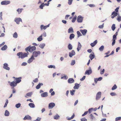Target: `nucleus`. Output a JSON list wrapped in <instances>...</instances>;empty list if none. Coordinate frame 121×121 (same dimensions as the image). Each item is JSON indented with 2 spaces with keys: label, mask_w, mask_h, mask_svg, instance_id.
Returning a JSON list of instances; mask_svg holds the SVG:
<instances>
[{
  "label": "nucleus",
  "mask_w": 121,
  "mask_h": 121,
  "mask_svg": "<svg viewBox=\"0 0 121 121\" xmlns=\"http://www.w3.org/2000/svg\"><path fill=\"white\" fill-rule=\"evenodd\" d=\"M116 39H117L116 38H113V39H112L113 41L112 43V46H113L114 45L115 43V40Z\"/></svg>",
  "instance_id": "obj_37"
},
{
  "label": "nucleus",
  "mask_w": 121,
  "mask_h": 121,
  "mask_svg": "<svg viewBox=\"0 0 121 121\" xmlns=\"http://www.w3.org/2000/svg\"><path fill=\"white\" fill-rule=\"evenodd\" d=\"M117 20L118 21V22H120L121 21V17H118L117 18Z\"/></svg>",
  "instance_id": "obj_57"
},
{
  "label": "nucleus",
  "mask_w": 121,
  "mask_h": 121,
  "mask_svg": "<svg viewBox=\"0 0 121 121\" xmlns=\"http://www.w3.org/2000/svg\"><path fill=\"white\" fill-rule=\"evenodd\" d=\"M110 95L112 96H114L116 95V94L114 92H112L110 93Z\"/></svg>",
  "instance_id": "obj_60"
},
{
  "label": "nucleus",
  "mask_w": 121,
  "mask_h": 121,
  "mask_svg": "<svg viewBox=\"0 0 121 121\" xmlns=\"http://www.w3.org/2000/svg\"><path fill=\"white\" fill-rule=\"evenodd\" d=\"M8 65L7 63H5L4 64V65L3 67V68L7 70H10V68L8 66Z\"/></svg>",
  "instance_id": "obj_8"
},
{
  "label": "nucleus",
  "mask_w": 121,
  "mask_h": 121,
  "mask_svg": "<svg viewBox=\"0 0 121 121\" xmlns=\"http://www.w3.org/2000/svg\"><path fill=\"white\" fill-rule=\"evenodd\" d=\"M8 103V100L7 99L6 100V102L5 103V105L4 106V107L5 108L7 106V104Z\"/></svg>",
  "instance_id": "obj_48"
},
{
  "label": "nucleus",
  "mask_w": 121,
  "mask_h": 121,
  "mask_svg": "<svg viewBox=\"0 0 121 121\" xmlns=\"http://www.w3.org/2000/svg\"><path fill=\"white\" fill-rule=\"evenodd\" d=\"M97 40H95L93 43H91L90 44L91 46L92 47H94L97 43Z\"/></svg>",
  "instance_id": "obj_22"
},
{
  "label": "nucleus",
  "mask_w": 121,
  "mask_h": 121,
  "mask_svg": "<svg viewBox=\"0 0 121 121\" xmlns=\"http://www.w3.org/2000/svg\"><path fill=\"white\" fill-rule=\"evenodd\" d=\"M75 63V61L74 60H72L71 63V65H73Z\"/></svg>",
  "instance_id": "obj_53"
},
{
  "label": "nucleus",
  "mask_w": 121,
  "mask_h": 121,
  "mask_svg": "<svg viewBox=\"0 0 121 121\" xmlns=\"http://www.w3.org/2000/svg\"><path fill=\"white\" fill-rule=\"evenodd\" d=\"M88 113V111H87L85 112H84V113L82 115V116H85V115H86Z\"/></svg>",
  "instance_id": "obj_61"
},
{
  "label": "nucleus",
  "mask_w": 121,
  "mask_h": 121,
  "mask_svg": "<svg viewBox=\"0 0 121 121\" xmlns=\"http://www.w3.org/2000/svg\"><path fill=\"white\" fill-rule=\"evenodd\" d=\"M82 47V45L80 43V42H78V48H77V51L78 52L79 50Z\"/></svg>",
  "instance_id": "obj_23"
},
{
  "label": "nucleus",
  "mask_w": 121,
  "mask_h": 121,
  "mask_svg": "<svg viewBox=\"0 0 121 121\" xmlns=\"http://www.w3.org/2000/svg\"><path fill=\"white\" fill-rule=\"evenodd\" d=\"M90 118L91 120H93L95 118V117L92 114H91L90 115Z\"/></svg>",
  "instance_id": "obj_45"
},
{
  "label": "nucleus",
  "mask_w": 121,
  "mask_h": 121,
  "mask_svg": "<svg viewBox=\"0 0 121 121\" xmlns=\"http://www.w3.org/2000/svg\"><path fill=\"white\" fill-rule=\"evenodd\" d=\"M33 81L34 82H37L38 81V79L37 78H35L34 80H33Z\"/></svg>",
  "instance_id": "obj_62"
},
{
  "label": "nucleus",
  "mask_w": 121,
  "mask_h": 121,
  "mask_svg": "<svg viewBox=\"0 0 121 121\" xmlns=\"http://www.w3.org/2000/svg\"><path fill=\"white\" fill-rule=\"evenodd\" d=\"M35 59L33 56H32L28 60L27 62L29 63H30L33 60Z\"/></svg>",
  "instance_id": "obj_17"
},
{
  "label": "nucleus",
  "mask_w": 121,
  "mask_h": 121,
  "mask_svg": "<svg viewBox=\"0 0 121 121\" xmlns=\"http://www.w3.org/2000/svg\"><path fill=\"white\" fill-rule=\"evenodd\" d=\"M60 117V116L57 114H56V115L54 117V118L55 119H58Z\"/></svg>",
  "instance_id": "obj_29"
},
{
  "label": "nucleus",
  "mask_w": 121,
  "mask_h": 121,
  "mask_svg": "<svg viewBox=\"0 0 121 121\" xmlns=\"http://www.w3.org/2000/svg\"><path fill=\"white\" fill-rule=\"evenodd\" d=\"M74 80L72 78H69L68 80V82L69 83H71L74 82Z\"/></svg>",
  "instance_id": "obj_21"
},
{
  "label": "nucleus",
  "mask_w": 121,
  "mask_h": 121,
  "mask_svg": "<svg viewBox=\"0 0 121 121\" xmlns=\"http://www.w3.org/2000/svg\"><path fill=\"white\" fill-rule=\"evenodd\" d=\"M31 117L29 115L26 116L23 119L24 120H31Z\"/></svg>",
  "instance_id": "obj_19"
},
{
  "label": "nucleus",
  "mask_w": 121,
  "mask_h": 121,
  "mask_svg": "<svg viewBox=\"0 0 121 121\" xmlns=\"http://www.w3.org/2000/svg\"><path fill=\"white\" fill-rule=\"evenodd\" d=\"M32 95V93L31 92H30L27 93L26 94V95L28 97H30Z\"/></svg>",
  "instance_id": "obj_39"
},
{
  "label": "nucleus",
  "mask_w": 121,
  "mask_h": 121,
  "mask_svg": "<svg viewBox=\"0 0 121 121\" xmlns=\"http://www.w3.org/2000/svg\"><path fill=\"white\" fill-rule=\"evenodd\" d=\"M7 48V46L6 45H5L4 47L1 48V50H2L4 51L6 50Z\"/></svg>",
  "instance_id": "obj_33"
},
{
  "label": "nucleus",
  "mask_w": 121,
  "mask_h": 121,
  "mask_svg": "<svg viewBox=\"0 0 121 121\" xmlns=\"http://www.w3.org/2000/svg\"><path fill=\"white\" fill-rule=\"evenodd\" d=\"M14 21L17 24H19L20 22H22V19L20 18H15L14 19Z\"/></svg>",
  "instance_id": "obj_9"
},
{
  "label": "nucleus",
  "mask_w": 121,
  "mask_h": 121,
  "mask_svg": "<svg viewBox=\"0 0 121 121\" xmlns=\"http://www.w3.org/2000/svg\"><path fill=\"white\" fill-rule=\"evenodd\" d=\"M37 40L39 41H40L43 40L42 37V35H41L38 37L37 39Z\"/></svg>",
  "instance_id": "obj_31"
},
{
  "label": "nucleus",
  "mask_w": 121,
  "mask_h": 121,
  "mask_svg": "<svg viewBox=\"0 0 121 121\" xmlns=\"http://www.w3.org/2000/svg\"><path fill=\"white\" fill-rule=\"evenodd\" d=\"M117 88V86L116 84H115L113 86L112 88V90H114Z\"/></svg>",
  "instance_id": "obj_43"
},
{
  "label": "nucleus",
  "mask_w": 121,
  "mask_h": 121,
  "mask_svg": "<svg viewBox=\"0 0 121 121\" xmlns=\"http://www.w3.org/2000/svg\"><path fill=\"white\" fill-rule=\"evenodd\" d=\"M21 105V104L20 103H18L16 104L15 106L17 108H19Z\"/></svg>",
  "instance_id": "obj_52"
},
{
  "label": "nucleus",
  "mask_w": 121,
  "mask_h": 121,
  "mask_svg": "<svg viewBox=\"0 0 121 121\" xmlns=\"http://www.w3.org/2000/svg\"><path fill=\"white\" fill-rule=\"evenodd\" d=\"M81 121H86L87 119L85 118H83L81 119Z\"/></svg>",
  "instance_id": "obj_59"
},
{
  "label": "nucleus",
  "mask_w": 121,
  "mask_h": 121,
  "mask_svg": "<svg viewBox=\"0 0 121 121\" xmlns=\"http://www.w3.org/2000/svg\"><path fill=\"white\" fill-rule=\"evenodd\" d=\"M95 55L94 53L91 54L89 56V57L91 60H92L95 57Z\"/></svg>",
  "instance_id": "obj_20"
},
{
  "label": "nucleus",
  "mask_w": 121,
  "mask_h": 121,
  "mask_svg": "<svg viewBox=\"0 0 121 121\" xmlns=\"http://www.w3.org/2000/svg\"><path fill=\"white\" fill-rule=\"evenodd\" d=\"M68 78V77L67 76L65 75L64 77H61V79H67Z\"/></svg>",
  "instance_id": "obj_55"
},
{
  "label": "nucleus",
  "mask_w": 121,
  "mask_h": 121,
  "mask_svg": "<svg viewBox=\"0 0 121 121\" xmlns=\"http://www.w3.org/2000/svg\"><path fill=\"white\" fill-rule=\"evenodd\" d=\"M77 17L76 16H75V17L73 18L72 22H74L77 19Z\"/></svg>",
  "instance_id": "obj_38"
},
{
  "label": "nucleus",
  "mask_w": 121,
  "mask_h": 121,
  "mask_svg": "<svg viewBox=\"0 0 121 121\" xmlns=\"http://www.w3.org/2000/svg\"><path fill=\"white\" fill-rule=\"evenodd\" d=\"M29 105L30 107L32 108H34L35 107V106L34 104L33 103H30L29 104Z\"/></svg>",
  "instance_id": "obj_30"
},
{
  "label": "nucleus",
  "mask_w": 121,
  "mask_h": 121,
  "mask_svg": "<svg viewBox=\"0 0 121 121\" xmlns=\"http://www.w3.org/2000/svg\"><path fill=\"white\" fill-rule=\"evenodd\" d=\"M98 81L97 78H95L94 79L95 83H97V82Z\"/></svg>",
  "instance_id": "obj_63"
},
{
  "label": "nucleus",
  "mask_w": 121,
  "mask_h": 121,
  "mask_svg": "<svg viewBox=\"0 0 121 121\" xmlns=\"http://www.w3.org/2000/svg\"><path fill=\"white\" fill-rule=\"evenodd\" d=\"M10 3V1H9L4 0L1 2V4L2 5H6Z\"/></svg>",
  "instance_id": "obj_6"
},
{
  "label": "nucleus",
  "mask_w": 121,
  "mask_h": 121,
  "mask_svg": "<svg viewBox=\"0 0 121 121\" xmlns=\"http://www.w3.org/2000/svg\"><path fill=\"white\" fill-rule=\"evenodd\" d=\"M13 37L15 38H16L17 37V34L16 32H15L13 34Z\"/></svg>",
  "instance_id": "obj_40"
},
{
  "label": "nucleus",
  "mask_w": 121,
  "mask_h": 121,
  "mask_svg": "<svg viewBox=\"0 0 121 121\" xmlns=\"http://www.w3.org/2000/svg\"><path fill=\"white\" fill-rule=\"evenodd\" d=\"M92 73V70L91 68H90L88 70H86L85 73V74L90 75Z\"/></svg>",
  "instance_id": "obj_10"
},
{
  "label": "nucleus",
  "mask_w": 121,
  "mask_h": 121,
  "mask_svg": "<svg viewBox=\"0 0 121 121\" xmlns=\"http://www.w3.org/2000/svg\"><path fill=\"white\" fill-rule=\"evenodd\" d=\"M41 95L43 97H46L48 96V93L45 92L41 94Z\"/></svg>",
  "instance_id": "obj_25"
},
{
  "label": "nucleus",
  "mask_w": 121,
  "mask_h": 121,
  "mask_svg": "<svg viewBox=\"0 0 121 121\" xmlns=\"http://www.w3.org/2000/svg\"><path fill=\"white\" fill-rule=\"evenodd\" d=\"M104 48V46L103 45L102 46L99 48V50L101 51H103Z\"/></svg>",
  "instance_id": "obj_42"
},
{
  "label": "nucleus",
  "mask_w": 121,
  "mask_h": 121,
  "mask_svg": "<svg viewBox=\"0 0 121 121\" xmlns=\"http://www.w3.org/2000/svg\"><path fill=\"white\" fill-rule=\"evenodd\" d=\"M116 28L115 25L113 24L111 27V28L113 31H114Z\"/></svg>",
  "instance_id": "obj_41"
},
{
  "label": "nucleus",
  "mask_w": 121,
  "mask_h": 121,
  "mask_svg": "<svg viewBox=\"0 0 121 121\" xmlns=\"http://www.w3.org/2000/svg\"><path fill=\"white\" fill-rule=\"evenodd\" d=\"M55 106V104L53 103H51L49 104L48 108L49 109H52Z\"/></svg>",
  "instance_id": "obj_11"
},
{
  "label": "nucleus",
  "mask_w": 121,
  "mask_h": 121,
  "mask_svg": "<svg viewBox=\"0 0 121 121\" xmlns=\"http://www.w3.org/2000/svg\"><path fill=\"white\" fill-rule=\"evenodd\" d=\"M22 79L21 77H20L18 78H16V82L17 84V83H18L20 82L21 81V79Z\"/></svg>",
  "instance_id": "obj_18"
},
{
  "label": "nucleus",
  "mask_w": 121,
  "mask_h": 121,
  "mask_svg": "<svg viewBox=\"0 0 121 121\" xmlns=\"http://www.w3.org/2000/svg\"><path fill=\"white\" fill-rule=\"evenodd\" d=\"M77 33L78 34V37H79L80 36L82 35L81 34L79 31H77Z\"/></svg>",
  "instance_id": "obj_50"
},
{
  "label": "nucleus",
  "mask_w": 121,
  "mask_h": 121,
  "mask_svg": "<svg viewBox=\"0 0 121 121\" xmlns=\"http://www.w3.org/2000/svg\"><path fill=\"white\" fill-rule=\"evenodd\" d=\"M75 86L73 87V88L74 89H78L79 87V84L77 83L75 84Z\"/></svg>",
  "instance_id": "obj_26"
},
{
  "label": "nucleus",
  "mask_w": 121,
  "mask_h": 121,
  "mask_svg": "<svg viewBox=\"0 0 121 121\" xmlns=\"http://www.w3.org/2000/svg\"><path fill=\"white\" fill-rule=\"evenodd\" d=\"M68 32L69 33L73 32V29L72 27L70 28L68 30Z\"/></svg>",
  "instance_id": "obj_24"
},
{
  "label": "nucleus",
  "mask_w": 121,
  "mask_h": 121,
  "mask_svg": "<svg viewBox=\"0 0 121 121\" xmlns=\"http://www.w3.org/2000/svg\"><path fill=\"white\" fill-rule=\"evenodd\" d=\"M117 15V13L115 11H114L112 13V16L111 17L112 18H114Z\"/></svg>",
  "instance_id": "obj_13"
},
{
  "label": "nucleus",
  "mask_w": 121,
  "mask_h": 121,
  "mask_svg": "<svg viewBox=\"0 0 121 121\" xmlns=\"http://www.w3.org/2000/svg\"><path fill=\"white\" fill-rule=\"evenodd\" d=\"M75 52L73 50H72L71 52L69 53V56L71 57L75 55Z\"/></svg>",
  "instance_id": "obj_16"
},
{
  "label": "nucleus",
  "mask_w": 121,
  "mask_h": 121,
  "mask_svg": "<svg viewBox=\"0 0 121 121\" xmlns=\"http://www.w3.org/2000/svg\"><path fill=\"white\" fill-rule=\"evenodd\" d=\"M118 35V32H116L115 34L113 35V38H116L117 39V35Z\"/></svg>",
  "instance_id": "obj_46"
},
{
  "label": "nucleus",
  "mask_w": 121,
  "mask_h": 121,
  "mask_svg": "<svg viewBox=\"0 0 121 121\" xmlns=\"http://www.w3.org/2000/svg\"><path fill=\"white\" fill-rule=\"evenodd\" d=\"M29 54V53L28 52H27L26 53L25 52L23 53L22 52H19L17 54V55L19 56V58L20 57L21 58H23L27 57Z\"/></svg>",
  "instance_id": "obj_1"
},
{
  "label": "nucleus",
  "mask_w": 121,
  "mask_h": 121,
  "mask_svg": "<svg viewBox=\"0 0 121 121\" xmlns=\"http://www.w3.org/2000/svg\"><path fill=\"white\" fill-rule=\"evenodd\" d=\"M36 49V47L35 46L31 47L30 46L29 47L26 48L25 50L26 51H29L30 52H31Z\"/></svg>",
  "instance_id": "obj_2"
},
{
  "label": "nucleus",
  "mask_w": 121,
  "mask_h": 121,
  "mask_svg": "<svg viewBox=\"0 0 121 121\" xmlns=\"http://www.w3.org/2000/svg\"><path fill=\"white\" fill-rule=\"evenodd\" d=\"M75 116V115L74 114H73V115L71 117L69 118H67V120H71Z\"/></svg>",
  "instance_id": "obj_44"
},
{
  "label": "nucleus",
  "mask_w": 121,
  "mask_h": 121,
  "mask_svg": "<svg viewBox=\"0 0 121 121\" xmlns=\"http://www.w3.org/2000/svg\"><path fill=\"white\" fill-rule=\"evenodd\" d=\"M75 91V90H72L70 91V92L71 95H74Z\"/></svg>",
  "instance_id": "obj_32"
},
{
  "label": "nucleus",
  "mask_w": 121,
  "mask_h": 121,
  "mask_svg": "<svg viewBox=\"0 0 121 121\" xmlns=\"http://www.w3.org/2000/svg\"><path fill=\"white\" fill-rule=\"evenodd\" d=\"M23 10V9H18L17 10V11L18 12V13L20 14L22 12Z\"/></svg>",
  "instance_id": "obj_28"
},
{
  "label": "nucleus",
  "mask_w": 121,
  "mask_h": 121,
  "mask_svg": "<svg viewBox=\"0 0 121 121\" xmlns=\"http://www.w3.org/2000/svg\"><path fill=\"white\" fill-rule=\"evenodd\" d=\"M93 110V108H89L88 110V112H89V113H91V112Z\"/></svg>",
  "instance_id": "obj_49"
},
{
  "label": "nucleus",
  "mask_w": 121,
  "mask_h": 121,
  "mask_svg": "<svg viewBox=\"0 0 121 121\" xmlns=\"http://www.w3.org/2000/svg\"><path fill=\"white\" fill-rule=\"evenodd\" d=\"M121 119V117H116L115 119V121H117L118 120H120Z\"/></svg>",
  "instance_id": "obj_54"
},
{
  "label": "nucleus",
  "mask_w": 121,
  "mask_h": 121,
  "mask_svg": "<svg viewBox=\"0 0 121 121\" xmlns=\"http://www.w3.org/2000/svg\"><path fill=\"white\" fill-rule=\"evenodd\" d=\"M80 31L82 33L83 35H85L87 32V30L86 29L84 30H80Z\"/></svg>",
  "instance_id": "obj_15"
},
{
  "label": "nucleus",
  "mask_w": 121,
  "mask_h": 121,
  "mask_svg": "<svg viewBox=\"0 0 121 121\" xmlns=\"http://www.w3.org/2000/svg\"><path fill=\"white\" fill-rule=\"evenodd\" d=\"M9 115V112L7 110H6L5 113V116H8Z\"/></svg>",
  "instance_id": "obj_36"
},
{
  "label": "nucleus",
  "mask_w": 121,
  "mask_h": 121,
  "mask_svg": "<svg viewBox=\"0 0 121 121\" xmlns=\"http://www.w3.org/2000/svg\"><path fill=\"white\" fill-rule=\"evenodd\" d=\"M52 0H49L48 1V3H45L44 4V3H42L41 5L40 6L39 8L41 9H43V7H44L45 5L47 6H48L49 5V3Z\"/></svg>",
  "instance_id": "obj_3"
},
{
  "label": "nucleus",
  "mask_w": 121,
  "mask_h": 121,
  "mask_svg": "<svg viewBox=\"0 0 121 121\" xmlns=\"http://www.w3.org/2000/svg\"><path fill=\"white\" fill-rule=\"evenodd\" d=\"M43 84L42 83H39L37 86H36V88L37 89H38L40 88L41 86H43Z\"/></svg>",
  "instance_id": "obj_27"
},
{
  "label": "nucleus",
  "mask_w": 121,
  "mask_h": 121,
  "mask_svg": "<svg viewBox=\"0 0 121 121\" xmlns=\"http://www.w3.org/2000/svg\"><path fill=\"white\" fill-rule=\"evenodd\" d=\"M101 93L100 92H99L97 93L96 97V100H97L99 99L101 97Z\"/></svg>",
  "instance_id": "obj_7"
},
{
  "label": "nucleus",
  "mask_w": 121,
  "mask_h": 121,
  "mask_svg": "<svg viewBox=\"0 0 121 121\" xmlns=\"http://www.w3.org/2000/svg\"><path fill=\"white\" fill-rule=\"evenodd\" d=\"M49 24L46 26H44L43 25H41L40 26L41 29V30H43V29L44 30H45L47 28L49 27Z\"/></svg>",
  "instance_id": "obj_12"
},
{
  "label": "nucleus",
  "mask_w": 121,
  "mask_h": 121,
  "mask_svg": "<svg viewBox=\"0 0 121 121\" xmlns=\"http://www.w3.org/2000/svg\"><path fill=\"white\" fill-rule=\"evenodd\" d=\"M48 67L49 68H53L54 69H55L56 68L55 66L54 65H50L48 66Z\"/></svg>",
  "instance_id": "obj_51"
},
{
  "label": "nucleus",
  "mask_w": 121,
  "mask_h": 121,
  "mask_svg": "<svg viewBox=\"0 0 121 121\" xmlns=\"http://www.w3.org/2000/svg\"><path fill=\"white\" fill-rule=\"evenodd\" d=\"M85 77L86 76H84L82 78L80 79V80L81 81H83L85 79Z\"/></svg>",
  "instance_id": "obj_64"
},
{
  "label": "nucleus",
  "mask_w": 121,
  "mask_h": 121,
  "mask_svg": "<svg viewBox=\"0 0 121 121\" xmlns=\"http://www.w3.org/2000/svg\"><path fill=\"white\" fill-rule=\"evenodd\" d=\"M68 48L69 50H71L72 49V46L71 44H69L68 46Z\"/></svg>",
  "instance_id": "obj_47"
},
{
  "label": "nucleus",
  "mask_w": 121,
  "mask_h": 121,
  "mask_svg": "<svg viewBox=\"0 0 121 121\" xmlns=\"http://www.w3.org/2000/svg\"><path fill=\"white\" fill-rule=\"evenodd\" d=\"M74 35L73 34H71L69 37V38L70 40L72 39L74 37Z\"/></svg>",
  "instance_id": "obj_34"
},
{
  "label": "nucleus",
  "mask_w": 121,
  "mask_h": 121,
  "mask_svg": "<svg viewBox=\"0 0 121 121\" xmlns=\"http://www.w3.org/2000/svg\"><path fill=\"white\" fill-rule=\"evenodd\" d=\"M83 17L80 15L79 16L77 17V21L78 22H82L83 20Z\"/></svg>",
  "instance_id": "obj_5"
},
{
  "label": "nucleus",
  "mask_w": 121,
  "mask_h": 121,
  "mask_svg": "<svg viewBox=\"0 0 121 121\" xmlns=\"http://www.w3.org/2000/svg\"><path fill=\"white\" fill-rule=\"evenodd\" d=\"M104 23H103L102 25L99 26V28L100 29L103 28L104 27Z\"/></svg>",
  "instance_id": "obj_58"
},
{
  "label": "nucleus",
  "mask_w": 121,
  "mask_h": 121,
  "mask_svg": "<svg viewBox=\"0 0 121 121\" xmlns=\"http://www.w3.org/2000/svg\"><path fill=\"white\" fill-rule=\"evenodd\" d=\"M40 51H36L34 52L32 54V56H33V57H37L38 55H39L40 54Z\"/></svg>",
  "instance_id": "obj_4"
},
{
  "label": "nucleus",
  "mask_w": 121,
  "mask_h": 121,
  "mask_svg": "<svg viewBox=\"0 0 121 121\" xmlns=\"http://www.w3.org/2000/svg\"><path fill=\"white\" fill-rule=\"evenodd\" d=\"M10 85L11 86L14 87L17 86V84L16 82V81H14L10 82Z\"/></svg>",
  "instance_id": "obj_14"
},
{
  "label": "nucleus",
  "mask_w": 121,
  "mask_h": 121,
  "mask_svg": "<svg viewBox=\"0 0 121 121\" xmlns=\"http://www.w3.org/2000/svg\"><path fill=\"white\" fill-rule=\"evenodd\" d=\"M45 46V44L44 43H42L40 44L39 47L41 48H43Z\"/></svg>",
  "instance_id": "obj_35"
},
{
  "label": "nucleus",
  "mask_w": 121,
  "mask_h": 121,
  "mask_svg": "<svg viewBox=\"0 0 121 121\" xmlns=\"http://www.w3.org/2000/svg\"><path fill=\"white\" fill-rule=\"evenodd\" d=\"M73 0H68V4L70 5L71 4Z\"/></svg>",
  "instance_id": "obj_56"
}]
</instances>
